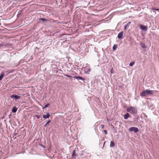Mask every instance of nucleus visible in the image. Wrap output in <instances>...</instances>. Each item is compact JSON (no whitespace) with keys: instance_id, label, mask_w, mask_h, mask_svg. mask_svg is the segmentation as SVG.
<instances>
[{"instance_id":"f257e3e1","label":"nucleus","mask_w":159,"mask_h":159,"mask_svg":"<svg viewBox=\"0 0 159 159\" xmlns=\"http://www.w3.org/2000/svg\"><path fill=\"white\" fill-rule=\"evenodd\" d=\"M127 111L133 114H136L137 113V110L136 107H131L126 109Z\"/></svg>"},{"instance_id":"f03ea898","label":"nucleus","mask_w":159,"mask_h":159,"mask_svg":"<svg viewBox=\"0 0 159 159\" xmlns=\"http://www.w3.org/2000/svg\"><path fill=\"white\" fill-rule=\"evenodd\" d=\"M153 93L152 90L147 89L143 91L140 95L141 96L144 97L148 95H151Z\"/></svg>"},{"instance_id":"7ed1b4c3","label":"nucleus","mask_w":159,"mask_h":159,"mask_svg":"<svg viewBox=\"0 0 159 159\" xmlns=\"http://www.w3.org/2000/svg\"><path fill=\"white\" fill-rule=\"evenodd\" d=\"M130 132L134 131V133H136L139 131L137 127H132L130 128L129 129Z\"/></svg>"},{"instance_id":"20e7f679","label":"nucleus","mask_w":159,"mask_h":159,"mask_svg":"<svg viewBox=\"0 0 159 159\" xmlns=\"http://www.w3.org/2000/svg\"><path fill=\"white\" fill-rule=\"evenodd\" d=\"M139 27L140 29L143 31H146L147 30V26H145L142 25L140 24L139 25Z\"/></svg>"},{"instance_id":"39448f33","label":"nucleus","mask_w":159,"mask_h":159,"mask_svg":"<svg viewBox=\"0 0 159 159\" xmlns=\"http://www.w3.org/2000/svg\"><path fill=\"white\" fill-rule=\"evenodd\" d=\"M10 97L11 98H14L15 99H18L20 98V96L16 94H13L10 95Z\"/></svg>"},{"instance_id":"423d86ee","label":"nucleus","mask_w":159,"mask_h":159,"mask_svg":"<svg viewBox=\"0 0 159 159\" xmlns=\"http://www.w3.org/2000/svg\"><path fill=\"white\" fill-rule=\"evenodd\" d=\"M50 116V114L48 112L46 113V115H43V118L44 119L49 118Z\"/></svg>"},{"instance_id":"0eeeda50","label":"nucleus","mask_w":159,"mask_h":159,"mask_svg":"<svg viewBox=\"0 0 159 159\" xmlns=\"http://www.w3.org/2000/svg\"><path fill=\"white\" fill-rule=\"evenodd\" d=\"M75 79H76L78 80H82L84 81L85 80V79L79 76H75L74 77Z\"/></svg>"},{"instance_id":"6e6552de","label":"nucleus","mask_w":159,"mask_h":159,"mask_svg":"<svg viewBox=\"0 0 159 159\" xmlns=\"http://www.w3.org/2000/svg\"><path fill=\"white\" fill-rule=\"evenodd\" d=\"M123 32L121 31L120 33H119L117 37L118 39H121L123 35Z\"/></svg>"},{"instance_id":"1a4fd4ad","label":"nucleus","mask_w":159,"mask_h":159,"mask_svg":"<svg viewBox=\"0 0 159 159\" xmlns=\"http://www.w3.org/2000/svg\"><path fill=\"white\" fill-rule=\"evenodd\" d=\"M129 116V115L128 113H126L124 116V118L125 119H127Z\"/></svg>"},{"instance_id":"9d476101","label":"nucleus","mask_w":159,"mask_h":159,"mask_svg":"<svg viewBox=\"0 0 159 159\" xmlns=\"http://www.w3.org/2000/svg\"><path fill=\"white\" fill-rule=\"evenodd\" d=\"M17 108L16 107H13L12 110V112L13 113H15L17 111Z\"/></svg>"},{"instance_id":"9b49d317","label":"nucleus","mask_w":159,"mask_h":159,"mask_svg":"<svg viewBox=\"0 0 159 159\" xmlns=\"http://www.w3.org/2000/svg\"><path fill=\"white\" fill-rule=\"evenodd\" d=\"M115 145L114 143L112 141H111L110 144V147H113L115 146Z\"/></svg>"},{"instance_id":"f8f14e48","label":"nucleus","mask_w":159,"mask_h":159,"mask_svg":"<svg viewBox=\"0 0 159 159\" xmlns=\"http://www.w3.org/2000/svg\"><path fill=\"white\" fill-rule=\"evenodd\" d=\"M131 23L130 22H129L127 24L125 25L124 26V29L125 30H126L127 29V28L128 27L130 24Z\"/></svg>"},{"instance_id":"ddd939ff","label":"nucleus","mask_w":159,"mask_h":159,"mask_svg":"<svg viewBox=\"0 0 159 159\" xmlns=\"http://www.w3.org/2000/svg\"><path fill=\"white\" fill-rule=\"evenodd\" d=\"M4 75V72H2L1 75H0V81L2 80L3 78Z\"/></svg>"},{"instance_id":"4468645a","label":"nucleus","mask_w":159,"mask_h":159,"mask_svg":"<svg viewBox=\"0 0 159 159\" xmlns=\"http://www.w3.org/2000/svg\"><path fill=\"white\" fill-rule=\"evenodd\" d=\"M117 45H116V44H115L113 47V50L115 51L116 49L117 48Z\"/></svg>"},{"instance_id":"2eb2a0df","label":"nucleus","mask_w":159,"mask_h":159,"mask_svg":"<svg viewBox=\"0 0 159 159\" xmlns=\"http://www.w3.org/2000/svg\"><path fill=\"white\" fill-rule=\"evenodd\" d=\"M141 46L143 48H146V46L145 45V44H144V43H142L141 44Z\"/></svg>"},{"instance_id":"dca6fc26","label":"nucleus","mask_w":159,"mask_h":159,"mask_svg":"<svg viewBox=\"0 0 159 159\" xmlns=\"http://www.w3.org/2000/svg\"><path fill=\"white\" fill-rule=\"evenodd\" d=\"M134 62H131L129 64V66H132L134 64Z\"/></svg>"},{"instance_id":"f3484780","label":"nucleus","mask_w":159,"mask_h":159,"mask_svg":"<svg viewBox=\"0 0 159 159\" xmlns=\"http://www.w3.org/2000/svg\"><path fill=\"white\" fill-rule=\"evenodd\" d=\"M51 122V120H48V121L46 123V124L45 125H44V126L45 127L49 123H50V122Z\"/></svg>"},{"instance_id":"a211bd4d","label":"nucleus","mask_w":159,"mask_h":159,"mask_svg":"<svg viewBox=\"0 0 159 159\" xmlns=\"http://www.w3.org/2000/svg\"><path fill=\"white\" fill-rule=\"evenodd\" d=\"M39 20H42L43 21H47V20L45 19H44V18H40L39 19Z\"/></svg>"},{"instance_id":"6ab92c4d","label":"nucleus","mask_w":159,"mask_h":159,"mask_svg":"<svg viewBox=\"0 0 159 159\" xmlns=\"http://www.w3.org/2000/svg\"><path fill=\"white\" fill-rule=\"evenodd\" d=\"M49 103H48L47 104L45 105L44 107H43V109L45 108L48 107L49 106Z\"/></svg>"},{"instance_id":"aec40b11","label":"nucleus","mask_w":159,"mask_h":159,"mask_svg":"<svg viewBox=\"0 0 159 159\" xmlns=\"http://www.w3.org/2000/svg\"><path fill=\"white\" fill-rule=\"evenodd\" d=\"M87 70V71L85 72V73H88L90 72L91 71V69L90 68H89L88 69H86Z\"/></svg>"},{"instance_id":"412c9836","label":"nucleus","mask_w":159,"mask_h":159,"mask_svg":"<svg viewBox=\"0 0 159 159\" xmlns=\"http://www.w3.org/2000/svg\"><path fill=\"white\" fill-rule=\"evenodd\" d=\"M4 46V44L3 43L0 44V49Z\"/></svg>"},{"instance_id":"4be33fe9","label":"nucleus","mask_w":159,"mask_h":159,"mask_svg":"<svg viewBox=\"0 0 159 159\" xmlns=\"http://www.w3.org/2000/svg\"><path fill=\"white\" fill-rule=\"evenodd\" d=\"M101 128L102 129H103L104 127V125H103L101 124Z\"/></svg>"},{"instance_id":"5701e85b","label":"nucleus","mask_w":159,"mask_h":159,"mask_svg":"<svg viewBox=\"0 0 159 159\" xmlns=\"http://www.w3.org/2000/svg\"><path fill=\"white\" fill-rule=\"evenodd\" d=\"M104 131L105 134H107V131L106 130H104Z\"/></svg>"},{"instance_id":"b1692460","label":"nucleus","mask_w":159,"mask_h":159,"mask_svg":"<svg viewBox=\"0 0 159 159\" xmlns=\"http://www.w3.org/2000/svg\"><path fill=\"white\" fill-rule=\"evenodd\" d=\"M66 76L67 77H69V78H72V77L71 76H70V75H66Z\"/></svg>"},{"instance_id":"393cba45","label":"nucleus","mask_w":159,"mask_h":159,"mask_svg":"<svg viewBox=\"0 0 159 159\" xmlns=\"http://www.w3.org/2000/svg\"><path fill=\"white\" fill-rule=\"evenodd\" d=\"M153 9L156 11H159V9H156L155 8H153Z\"/></svg>"},{"instance_id":"a878e982","label":"nucleus","mask_w":159,"mask_h":159,"mask_svg":"<svg viewBox=\"0 0 159 159\" xmlns=\"http://www.w3.org/2000/svg\"><path fill=\"white\" fill-rule=\"evenodd\" d=\"M35 116L37 117L38 119H39L40 117V116H39L36 115Z\"/></svg>"},{"instance_id":"bb28decb","label":"nucleus","mask_w":159,"mask_h":159,"mask_svg":"<svg viewBox=\"0 0 159 159\" xmlns=\"http://www.w3.org/2000/svg\"><path fill=\"white\" fill-rule=\"evenodd\" d=\"M75 151L74 150L73 152V154H72V156L74 155V156H75Z\"/></svg>"}]
</instances>
